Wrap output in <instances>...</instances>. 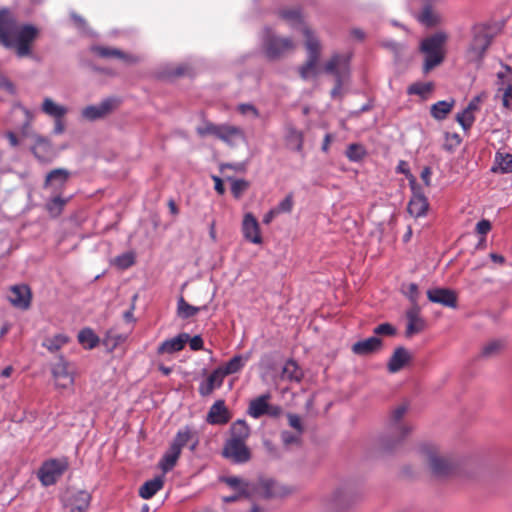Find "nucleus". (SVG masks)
<instances>
[{
	"label": "nucleus",
	"mask_w": 512,
	"mask_h": 512,
	"mask_svg": "<svg viewBox=\"0 0 512 512\" xmlns=\"http://www.w3.org/2000/svg\"><path fill=\"white\" fill-rule=\"evenodd\" d=\"M32 153L33 155L40 161V162H48L51 160L53 156V147L47 138L43 136H36L35 143L32 147Z\"/></svg>",
	"instance_id": "a878e982"
},
{
	"label": "nucleus",
	"mask_w": 512,
	"mask_h": 512,
	"mask_svg": "<svg viewBox=\"0 0 512 512\" xmlns=\"http://www.w3.org/2000/svg\"><path fill=\"white\" fill-rule=\"evenodd\" d=\"M231 181V193L235 198H240L249 187V182L244 179L228 178Z\"/></svg>",
	"instance_id": "8fccbe9b"
},
{
	"label": "nucleus",
	"mask_w": 512,
	"mask_h": 512,
	"mask_svg": "<svg viewBox=\"0 0 512 512\" xmlns=\"http://www.w3.org/2000/svg\"><path fill=\"white\" fill-rule=\"evenodd\" d=\"M52 375L57 388L68 389L74 383V367L62 355L53 364Z\"/></svg>",
	"instance_id": "1a4fd4ad"
},
{
	"label": "nucleus",
	"mask_w": 512,
	"mask_h": 512,
	"mask_svg": "<svg viewBox=\"0 0 512 512\" xmlns=\"http://www.w3.org/2000/svg\"><path fill=\"white\" fill-rule=\"evenodd\" d=\"M412 359L410 352L403 346L395 348L392 356L387 363V369L390 373L399 372Z\"/></svg>",
	"instance_id": "5701e85b"
},
{
	"label": "nucleus",
	"mask_w": 512,
	"mask_h": 512,
	"mask_svg": "<svg viewBox=\"0 0 512 512\" xmlns=\"http://www.w3.org/2000/svg\"><path fill=\"white\" fill-rule=\"evenodd\" d=\"M405 295L409 298V300L413 304H416L417 300H418V295H419L418 285L416 283H410L407 286V289L405 291Z\"/></svg>",
	"instance_id": "0e129e2a"
},
{
	"label": "nucleus",
	"mask_w": 512,
	"mask_h": 512,
	"mask_svg": "<svg viewBox=\"0 0 512 512\" xmlns=\"http://www.w3.org/2000/svg\"><path fill=\"white\" fill-rule=\"evenodd\" d=\"M303 35L305 37V47L307 50V59H313L314 62H318L319 54H320V41L314 35V33L307 27L303 28Z\"/></svg>",
	"instance_id": "cd10ccee"
},
{
	"label": "nucleus",
	"mask_w": 512,
	"mask_h": 512,
	"mask_svg": "<svg viewBox=\"0 0 512 512\" xmlns=\"http://www.w3.org/2000/svg\"><path fill=\"white\" fill-rule=\"evenodd\" d=\"M66 468L67 463L65 461L50 459L41 465L37 475L42 485L48 487L56 483Z\"/></svg>",
	"instance_id": "9b49d317"
},
{
	"label": "nucleus",
	"mask_w": 512,
	"mask_h": 512,
	"mask_svg": "<svg viewBox=\"0 0 512 512\" xmlns=\"http://www.w3.org/2000/svg\"><path fill=\"white\" fill-rule=\"evenodd\" d=\"M434 85L432 82H415L407 88L409 95H417L421 98H427L428 94L432 92Z\"/></svg>",
	"instance_id": "37998d69"
},
{
	"label": "nucleus",
	"mask_w": 512,
	"mask_h": 512,
	"mask_svg": "<svg viewBox=\"0 0 512 512\" xmlns=\"http://www.w3.org/2000/svg\"><path fill=\"white\" fill-rule=\"evenodd\" d=\"M396 329L390 323H381L374 328V334L376 335H395Z\"/></svg>",
	"instance_id": "680f3d73"
},
{
	"label": "nucleus",
	"mask_w": 512,
	"mask_h": 512,
	"mask_svg": "<svg viewBox=\"0 0 512 512\" xmlns=\"http://www.w3.org/2000/svg\"><path fill=\"white\" fill-rule=\"evenodd\" d=\"M317 63L313 59H307L304 65L299 68L302 79L307 80L315 72Z\"/></svg>",
	"instance_id": "bf43d9fd"
},
{
	"label": "nucleus",
	"mask_w": 512,
	"mask_h": 512,
	"mask_svg": "<svg viewBox=\"0 0 512 512\" xmlns=\"http://www.w3.org/2000/svg\"><path fill=\"white\" fill-rule=\"evenodd\" d=\"M163 484L161 477L150 479L139 488V496L143 499H150L163 487Z\"/></svg>",
	"instance_id": "f704fd0d"
},
{
	"label": "nucleus",
	"mask_w": 512,
	"mask_h": 512,
	"mask_svg": "<svg viewBox=\"0 0 512 512\" xmlns=\"http://www.w3.org/2000/svg\"><path fill=\"white\" fill-rule=\"evenodd\" d=\"M279 16L293 29H301L303 31V28L306 27L303 22L302 14L298 8L281 9L279 11Z\"/></svg>",
	"instance_id": "7c9ffc66"
},
{
	"label": "nucleus",
	"mask_w": 512,
	"mask_h": 512,
	"mask_svg": "<svg viewBox=\"0 0 512 512\" xmlns=\"http://www.w3.org/2000/svg\"><path fill=\"white\" fill-rule=\"evenodd\" d=\"M214 387L210 381L207 379L200 383L198 391L199 394L203 397L210 395L214 391Z\"/></svg>",
	"instance_id": "774afa93"
},
{
	"label": "nucleus",
	"mask_w": 512,
	"mask_h": 512,
	"mask_svg": "<svg viewBox=\"0 0 512 512\" xmlns=\"http://www.w3.org/2000/svg\"><path fill=\"white\" fill-rule=\"evenodd\" d=\"M418 21L426 26H433L436 23L435 16L430 6H425L417 17Z\"/></svg>",
	"instance_id": "864d4df0"
},
{
	"label": "nucleus",
	"mask_w": 512,
	"mask_h": 512,
	"mask_svg": "<svg viewBox=\"0 0 512 512\" xmlns=\"http://www.w3.org/2000/svg\"><path fill=\"white\" fill-rule=\"evenodd\" d=\"M230 420V414L225 406L224 400H217L210 407L206 421L212 425H223Z\"/></svg>",
	"instance_id": "aec40b11"
},
{
	"label": "nucleus",
	"mask_w": 512,
	"mask_h": 512,
	"mask_svg": "<svg viewBox=\"0 0 512 512\" xmlns=\"http://www.w3.org/2000/svg\"><path fill=\"white\" fill-rule=\"evenodd\" d=\"M91 494L86 490H71L67 505L70 507V512H86L91 503Z\"/></svg>",
	"instance_id": "a211bd4d"
},
{
	"label": "nucleus",
	"mask_w": 512,
	"mask_h": 512,
	"mask_svg": "<svg viewBox=\"0 0 512 512\" xmlns=\"http://www.w3.org/2000/svg\"><path fill=\"white\" fill-rule=\"evenodd\" d=\"M69 176L70 172L67 169H54L47 174L44 186L53 187L55 190L61 189L68 181Z\"/></svg>",
	"instance_id": "c85d7f7f"
},
{
	"label": "nucleus",
	"mask_w": 512,
	"mask_h": 512,
	"mask_svg": "<svg viewBox=\"0 0 512 512\" xmlns=\"http://www.w3.org/2000/svg\"><path fill=\"white\" fill-rule=\"evenodd\" d=\"M289 425L297 431L299 435H301L304 431V427L301 421V418L293 413L287 414Z\"/></svg>",
	"instance_id": "e2e57ef3"
},
{
	"label": "nucleus",
	"mask_w": 512,
	"mask_h": 512,
	"mask_svg": "<svg viewBox=\"0 0 512 512\" xmlns=\"http://www.w3.org/2000/svg\"><path fill=\"white\" fill-rule=\"evenodd\" d=\"M250 430L248 425L244 420H237L231 427V438L236 440H242L245 442V439L249 436Z\"/></svg>",
	"instance_id": "49530a36"
},
{
	"label": "nucleus",
	"mask_w": 512,
	"mask_h": 512,
	"mask_svg": "<svg viewBox=\"0 0 512 512\" xmlns=\"http://www.w3.org/2000/svg\"><path fill=\"white\" fill-rule=\"evenodd\" d=\"M206 306L196 307L190 305L188 302L184 300L183 297H180L177 302V312L178 316L182 319H188L195 316L201 309H205Z\"/></svg>",
	"instance_id": "a19ab883"
},
{
	"label": "nucleus",
	"mask_w": 512,
	"mask_h": 512,
	"mask_svg": "<svg viewBox=\"0 0 512 512\" xmlns=\"http://www.w3.org/2000/svg\"><path fill=\"white\" fill-rule=\"evenodd\" d=\"M190 66L188 64L182 63L179 64L177 67L173 68L171 71H169V75L173 77H179L189 74Z\"/></svg>",
	"instance_id": "338daca9"
},
{
	"label": "nucleus",
	"mask_w": 512,
	"mask_h": 512,
	"mask_svg": "<svg viewBox=\"0 0 512 512\" xmlns=\"http://www.w3.org/2000/svg\"><path fill=\"white\" fill-rule=\"evenodd\" d=\"M180 455L181 451L170 444L169 448L165 451V453L163 454L159 461V468L164 473L171 471L176 465Z\"/></svg>",
	"instance_id": "2f4dec72"
},
{
	"label": "nucleus",
	"mask_w": 512,
	"mask_h": 512,
	"mask_svg": "<svg viewBox=\"0 0 512 512\" xmlns=\"http://www.w3.org/2000/svg\"><path fill=\"white\" fill-rule=\"evenodd\" d=\"M270 397L271 395L269 393H266L251 400L248 407V414L254 419H258L261 416L265 415L269 408L268 400L270 399Z\"/></svg>",
	"instance_id": "c756f323"
},
{
	"label": "nucleus",
	"mask_w": 512,
	"mask_h": 512,
	"mask_svg": "<svg viewBox=\"0 0 512 512\" xmlns=\"http://www.w3.org/2000/svg\"><path fill=\"white\" fill-rule=\"evenodd\" d=\"M492 172L512 173V155L497 153L495 156L494 165L491 168Z\"/></svg>",
	"instance_id": "e433bc0d"
},
{
	"label": "nucleus",
	"mask_w": 512,
	"mask_h": 512,
	"mask_svg": "<svg viewBox=\"0 0 512 512\" xmlns=\"http://www.w3.org/2000/svg\"><path fill=\"white\" fill-rule=\"evenodd\" d=\"M261 45L267 59L274 61L294 49V42L290 37L277 35L271 27H265L261 35Z\"/></svg>",
	"instance_id": "39448f33"
},
{
	"label": "nucleus",
	"mask_w": 512,
	"mask_h": 512,
	"mask_svg": "<svg viewBox=\"0 0 512 512\" xmlns=\"http://www.w3.org/2000/svg\"><path fill=\"white\" fill-rule=\"evenodd\" d=\"M223 456L235 463H245L250 459V451L242 440L228 439L223 449Z\"/></svg>",
	"instance_id": "2eb2a0df"
},
{
	"label": "nucleus",
	"mask_w": 512,
	"mask_h": 512,
	"mask_svg": "<svg viewBox=\"0 0 512 512\" xmlns=\"http://www.w3.org/2000/svg\"><path fill=\"white\" fill-rule=\"evenodd\" d=\"M473 34H474V39H473V42L471 43V45L469 46V48L467 49L466 58L468 61L474 62L476 64V66L478 67V65L480 64V45H479V40H478L477 26L473 27Z\"/></svg>",
	"instance_id": "79ce46f5"
},
{
	"label": "nucleus",
	"mask_w": 512,
	"mask_h": 512,
	"mask_svg": "<svg viewBox=\"0 0 512 512\" xmlns=\"http://www.w3.org/2000/svg\"><path fill=\"white\" fill-rule=\"evenodd\" d=\"M236 111L248 120H255L260 117L259 110L251 103H239L236 106Z\"/></svg>",
	"instance_id": "09e8293b"
},
{
	"label": "nucleus",
	"mask_w": 512,
	"mask_h": 512,
	"mask_svg": "<svg viewBox=\"0 0 512 512\" xmlns=\"http://www.w3.org/2000/svg\"><path fill=\"white\" fill-rule=\"evenodd\" d=\"M196 132L201 137L213 136L229 147H236L239 142L246 139L242 128L228 123L215 124L205 120L197 126Z\"/></svg>",
	"instance_id": "20e7f679"
},
{
	"label": "nucleus",
	"mask_w": 512,
	"mask_h": 512,
	"mask_svg": "<svg viewBox=\"0 0 512 512\" xmlns=\"http://www.w3.org/2000/svg\"><path fill=\"white\" fill-rule=\"evenodd\" d=\"M354 493L350 484H343L333 491L331 496L324 500V505L331 512L346 509L353 499Z\"/></svg>",
	"instance_id": "ddd939ff"
},
{
	"label": "nucleus",
	"mask_w": 512,
	"mask_h": 512,
	"mask_svg": "<svg viewBox=\"0 0 512 512\" xmlns=\"http://www.w3.org/2000/svg\"><path fill=\"white\" fill-rule=\"evenodd\" d=\"M299 434L295 435L290 431H282L281 432V440L284 443V445L288 446L294 443H298L299 441Z\"/></svg>",
	"instance_id": "69168bd1"
},
{
	"label": "nucleus",
	"mask_w": 512,
	"mask_h": 512,
	"mask_svg": "<svg viewBox=\"0 0 512 512\" xmlns=\"http://www.w3.org/2000/svg\"><path fill=\"white\" fill-rule=\"evenodd\" d=\"M249 359L250 354L234 355L224 366H221V369L224 371L226 375L235 374L245 366Z\"/></svg>",
	"instance_id": "c9c22d12"
},
{
	"label": "nucleus",
	"mask_w": 512,
	"mask_h": 512,
	"mask_svg": "<svg viewBox=\"0 0 512 512\" xmlns=\"http://www.w3.org/2000/svg\"><path fill=\"white\" fill-rule=\"evenodd\" d=\"M68 342V337L64 334H57L53 337L46 338L43 342V346L54 353L61 349Z\"/></svg>",
	"instance_id": "c03bdc74"
},
{
	"label": "nucleus",
	"mask_w": 512,
	"mask_h": 512,
	"mask_svg": "<svg viewBox=\"0 0 512 512\" xmlns=\"http://www.w3.org/2000/svg\"><path fill=\"white\" fill-rule=\"evenodd\" d=\"M39 30L32 24L20 25L7 8L0 9V44L6 49H15L18 57L31 54V44Z\"/></svg>",
	"instance_id": "f257e3e1"
},
{
	"label": "nucleus",
	"mask_w": 512,
	"mask_h": 512,
	"mask_svg": "<svg viewBox=\"0 0 512 512\" xmlns=\"http://www.w3.org/2000/svg\"><path fill=\"white\" fill-rule=\"evenodd\" d=\"M134 262L135 257L132 252H125L121 255H118L114 260V264L120 269H127L131 267Z\"/></svg>",
	"instance_id": "3c124183"
},
{
	"label": "nucleus",
	"mask_w": 512,
	"mask_h": 512,
	"mask_svg": "<svg viewBox=\"0 0 512 512\" xmlns=\"http://www.w3.org/2000/svg\"><path fill=\"white\" fill-rule=\"evenodd\" d=\"M189 334L188 333H180L175 337L166 339L163 341L158 347L159 354H173L175 352L181 351L186 343H188Z\"/></svg>",
	"instance_id": "393cba45"
},
{
	"label": "nucleus",
	"mask_w": 512,
	"mask_h": 512,
	"mask_svg": "<svg viewBox=\"0 0 512 512\" xmlns=\"http://www.w3.org/2000/svg\"><path fill=\"white\" fill-rule=\"evenodd\" d=\"M65 203V199L60 196H55L47 202L46 207L51 214L58 215L62 211Z\"/></svg>",
	"instance_id": "5fc2aeb1"
},
{
	"label": "nucleus",
	"mask_w": 512,
	"mask_h": 512,
	"mask_svg": "<svg viewBox=\"0 0 512 512\" xmlns=\"http://www.w3.org/2000/svg\"><path fill=\"white\" fill-rule=\"evenodd\" d=\"M41 110L44 114L55 120L62 119L67 114V108L65 106L57 104L49 97L43 99Z\"/></svg>",
	"instance_id": "473e14b6"
},
{
	"label": "nucleus",
	"mask_w": 512,
	"mask_h": 512,
	"mask_svg": "<svg viewBox=\"0 0 512 512\" xmlns=\"http://www.w3.org/2000/svg\"><path fill=\"white\" fill-rule=\"evenodd\" d=\"M193 438L194 435L191 428L185 426L184 428L178 430L170 444L178 450L182 451V448L188 445Z\"/></svg>",
	"instance_id": "4c0bfd02"
},
{
	"label": "nucleus",
	"mask_w": 512,
	"mask_h": 512,
	"mask_svg": "<svg viewBox=\"0 0 512 512\" xmlns=\"http://www.w3.org/2000/svg\"><path fill=\"white\" fill-rule=\"evenodd\" d=\"M495 85L498 92L502 93V104L505 108L512 110V69L500 64L496 72Z\"/></svg>",
	"instance_id": "9d476101"
},
{
	"label": "nucleus",
	"mask_w": 512,
	"mask_h": 512,
	"mask_svg": "<svg viewBox=\"0 0 512 512\" xmlns=\"http://www.w3.org/2000/svg\"><path fill=\"white\" fill-rule=\"evenodd\" d=\"M383 342L376 336L357 341L352 345V352L355 355L365 356L379 351L382 348Z\"/></svg>",
	"instance_id": "4be33fe9"
},
{
	"label": "nucleus",
	"mask_w": 512,
	"mask_h": 512,
	"mask_svg": "<svg viewBox=\"0 0 512 512\" xmlns=\"http://www.w3.org/2000/svg\"><path fill=\"white\" fill-rule=\"evenodd\" d=\"M254 494L262 499L281 498L292 493L293 489L270 478H261L252 488Z\"/></svg>",
	"instance_id": "0eeeda50"
},
{
	"label": "nucleus",
	"mask_w": 512,
	"mask_h": 512,
	"mask_svg": "<svg viewBox=\"0 0 512 512\" xmlns=\"http://www.w3.org/2000/svg\"><path fill=\"white\" fill-rule=\"evenodd\" d=\"M120 102V99L116 96L107 97L98 104L84 107L80 112L81 118L89 122L103 119L112 113L119 106Z\"/></svg>",
	"instance_id": "6e6552de"
},
{
	"label": "nucleus",
	"mask_w": 512,
	"mask_h": 512,
	"mask_svg": "<svg viewBox=\"0 0 512 512\" xmlns=\"http://www.w3.org/2000/svg\"><path fill=\"white\" fill-rule=\"evenodd\" d=\"M242 232L244 238L253 243L260 244L262 243V237L260 235L259 223L257 219L251 214L247 213L244 216L242 223Z\"/></svg>",
	"instance_id": "6ab92c4d"
},
{
	"label": "nucleus",
	"mask_w": 512,
	"mask_h": 512,
	"mask_svg": "<svg viewBox=\"0 0 512 512\" xmlns=\"http://www.w3.org/2000/svg\"><path fill=\"white\" fill-rule=\"evenodd\" d=\"M503 343L499 340H492L482 348V357H491L501 351Z\"/></svg>",
	"instance_id": "603ef678"
},
{
	"label": "nucleus",
	"mask_w": 512,
	"mask_h": 512,
	"mask_svg": "<svg viewBox=\"0 0 512 512\" xmlns=\"http://www.w3.org/2000/svg\"><path fill=\"white\" fill-rule=\"evenodd\" d=\"M8 299L14 307L21 310H27L31 305V289L26 284L13 285L10 288Z\"/></svg>",
	"instance_id": "dca6fc26"
},
{
	"label": "nucleus",
	"mask_w": 512,
	"mask_h": 512,
	"mask_svg": "<svg viewBox=\"0 0 512 512\" xmlns=\"http://www.w3.org/2000/svg\"><path fill=\"white\" fill-rule=\"evenodd\" d=\"M349 61L348 55L335 53L331 59L326 62L324 71L332 74L335 78V85L343 87L345 77L349 74Z\"/></svg>",
	"instance_id": "f8f14e48"
},
{
	"label": "nucleus",
	"mask_w": 512,
	"mask_h": 512,
	"mask_svg": "<svg viewBox=\"0 0 512 512\" xmlns=\"http://www.w3.org/2000/svg\"><path fill=\"white\" fill-rule=\"evenodd\" d=\"M410 186L412 190V197L408 203V212L413 217L419 218L426 214L428 209V200L425 197L422 188L418 186L415 179L410 180Z\"/></svg>",
	"instance_id": "4468645a"
},
{
	"label": "nucleus",
	"mask_w": 512,
	"mask_h": 512,
	"mask_svg": "<svg viewBox=\"0 0 512 512\" xmlns=\"http://www.w3.org/2000/svg\"><path fill=\"white\" fill-rule=\"evenodd\" d=\"M421 451L426 458L429 469L436 477H447L455 470V462L450 456L442 455L432 445L425 444Z\"/></svg>",
	"instance_id": "423d86ee"
},
{
	"label": "nucleus",
	"mask_w": 512,
	"mask_h": 512,
	"mask_svg": "<svg viewBox=\"0 0 512 512\" xmlns=\"http://www.w3.org/2000/svg\"><path fill=\"white\" fill-rule=\"evenodd\" d=\"M345 155L351 162H359L365 157L366 150L361 144L351 143L347 146Z\"/></svg>",
	"instance_id": "de8ad7c7"
},
{
	"label": "nucleus",
	"mask_w": 512,
	"mask_h": 512,
	"mask_svg": "<svg viewBox=\"0 0 512 512\" xmlns=\"http://www.w3.org/2000/svg\"><path fill=\"white\" fill-rule=\"evenodd\" d=\"M408 409L409 404L405 402L391 411L387 432L381 437V446L385 451L394 450L409 435L411 428L401 422Z\"/></svg>",
	"instance_id": "f03ea898"
},
{
	"label": "nucleus",
	"mask_w": 512,
	"mask_h": 512,
	"mask_svg": "<svg viewBox=\"0 0 512 512\" xmlns=\"http://www.w3.org/2000/svg\"><path fill=\"white\" fill-rule=\"evenodd\" d=\"M220 481L224 482L238 493L249 495L248 485L240 477L224 476L220 478Z\"/></svg>",
	"instance_id": "a18cd8bd"
},
{
	"label": "nucleus",
	"mask_w": 512,
	"mask_h": 512,
	"mask_svg": "<svg viewBox=\"0 0 512 512\" xmlns=\"http://www.w3.org/2000/svg\"><path fill=\"white\" fill-rule=\"evenodd\" d=\"M454 104V99L441 100L434 103L430 108L431 116L438 121L444 120L451 112Z\"/></svg>",
	"instance_id": "72a5a7b5"
},
{
	"label": "nucleus",
	"mask_w": 512,
	"mask_h": 512,
	"mask_svg": "<svg viewBox=\"0 0 512 512\" xmlns=\"http://www.w3.org/2000/svg\"><path fill=\"white\" fill-rule=\"evenodd\" d=\"M425 326V322L423 319L407 321V327L405 331L406 337H412L413 335L420 333Z\"/></svg>",
	"instance_id": "6e6d98bb"
},
{
	"label": "nucleus",
	"mask_w": 512,
	"mask_h": 512,
	"mask_svg": "<svg viewBox=\"0 0 512 512\" xmlns=\"http://www.w3.org/2000/svg\"><path fill=\"white\" fill-rule=\"evenodd\" d=\"M225 376L227 375L224 373L221 367H218L212 371V373L207 377V380L210 381L213 387L216 389L222 385Z\"/></svg>",
	"instance_id": "13d9d810"
},
{
	"label": "nucleus",
	"mask_w": 512,
	"mask_h": 512,
	"mask_svg": "<svg viewBox=\"0 0 512 512\" xmlns=\"http://www.w3.org/2000/svg\"><path fill=\"white\" fill-rule=\"evenodd\" d=\"M480 106V95H476L465 109L457 114L456 120L464 131H467L475 121L474 111Z\"/></svg>",
	"instance_id": "b1692460"
},
{
	"label": "nucleus",
	"mask_w": 512,
	"mask_h": 512,
	"mask_svg": "<svg viewBox=\"0 0 512 512\" xmlns=\"http://www.w3.org/2000/svg\"><path fill=\"white\" fill-rule=\"evenodd\" d=\"M446 41L447 35L444 32H436L421 40L419 50L424 55L422 67L424 74L429 73L444 61Z\"/></svg>",
	"instance_id": "7ed1b4c3"
},
{
	"label": "nucleus",
	"mask_w": 512,
	"mask_h": 512,
	"mask_svg": "<svg viewBox=\"0 0 512 512\" xmlns=\"http://www.w3.org/2000/svg\"><path fill=\"white\" fill-rule=\"evenodd\" d=\"M90 51L101 58H117L125 63H134L137 60L133 55L127 54L118 48L92 45Z\"/></svg>",
	"instance_id": "412c9836"
},
{
	"label": "nucleus",
	"mask_w": 512,
	"mask_h": 512,
	"mask_svg": "<svg viewBox=\"0 0 512 512\" xmlns=\"http://www.w3.org/2000/svg\"><path fill=\"white\" fill-rule=\"evenodd\" d=\"M461 142V138L457 133H446L444 148L448 151L454 150Z\"/></svg>",
	"instance_id": "052dcab7"
},
{
	"label": "nucleus",
	"mask_w": 512,
	"mask_h": 512,
	"mask_svg": "<svg viewBox=\"0 0 512 512\" xmlns=\"http://www.w3.org/2000/svg\"><path fill=\"white\" fill-rule=\"evenodd\" d=\"M282 377L289 381L299 382L302 379V372L298 364L293 359H289L283 366Z\"/></svg>",
	"instance_id": "58836bf2"
},
{
	"label": "nucleus",
	"mask_w": 512,
	"mask_h": 512,
	"mask_svg": "<svg viewBox=\"0 0 512 512\" xmlns=\"http://www.w3.org/2000/svg\"><path fill=\"white\" fill-rule=\"evenodd\" d=\"M293 204V194L289 193L274 209L278 214L289 213L292 211Z\"/></svg>",
	"instance_id": "4d7b16f0"
},
{
	"label": "nucleus",
	"mask_w": 512,
	"mask_h": 512,
	"mask_svg": "<svg viewBox=\"0 0 512 512\" xmlns=\"http://www.w3.org/2000/svg\"><path fill=\"white\" fill-rule=\"evenodd\" d=\"M427 297L429 301L444 307L456 308L457 306V296L454 291L448 288L435 287L428 289Z\"/></svg>",
	"instance_id": "f3484780"
},
{
	"label": "nucleus",
	"mask_w": 512,
	"mask_h": 512,
	"mask_svg": "<svg viewBox=\"0 0 512 512\" xmlns=\"http://www.w3.org/2000/svg\"><path fill=\"white\" fill-rule=\"evenodd\" d=\"M285 141L290 150L302 152L304 142L303 132L292 124L285 126Z\"/></svg>",
	"instance_id": "bb28decb"
},
{
	"label": "nucleus",
	"mask_w": 512,
	"mask_h": 512,
	"mask_svg": "<svg viewBox=\"0 0 512 512\" xmlns=\"http://www.w3.org/2000/svg\"><path fill=\"white\" fill-rule=\"evenodd\" d=\"M79 343L86 349H93L99 343V337L90 328H83L78 333Z\"/></svg>",
	"instance_id": "ea45409f"
}]
</instances>
